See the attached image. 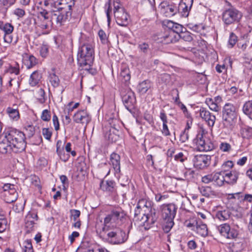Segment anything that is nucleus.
<instances>
[{"label": "nucleus", "instance_id": "4c0bfd02", "mask_svg": "<svg viewBox=\"0 0 252 252\" xmlns=\"http://www.w3.org/2000/svg\"><path fill=\"white\" fill-rule=\"evenodd\" d=\"M38 17L42 20L46 21L47 22L53 23L54 20H51V12L49 13L47 10L44 9L40 11L38 13Z\"/></svg>", "mask_w": 252, "mask_h": 252}, {"label": "nucleus", "instance_id": "5701e85b", "mask_svg": "<svg viewBox=\"0 0 252 252\" xmlns=\"http://www.w3.org/2000/svg\"><path fill=\"white\" fill-rule=\"evenodd\" d=\"M110 161L115 171V174H119L120 172V156L113 153L110 156Z\"/></svg>", "mask_w": 252, "mask_h": 252}, {"label": "nucleus", "instance_id": "5fc2aeb1", "mask_svg": "<svg viewBox=\"0 0 252 252\" xmlns=\"http://www.w3.org/2000/svg\"><path fill=\"white\" fill-rule=\"evenodd\" d=\"M138 47L140 52L145 54H147L150 50L149 45L146 42H142L139 44Z\"/></svg>", "mask_w": 252, "mask_h": 252}, {"label": "nucleus", "instance_id": "412c9836", "mask_svg": "<svg viewBox=\"0 0 252 252\" xmlns=\"http://www.w3.org/2000/svg\"><path fill=\"white\" fill-rule=\"evenodd\" d=\"M139 209L143 210L144 212L150 214L152 211L151 203L147 201L145 199H140L138 201L135 209V215H137V211Z\"/></svg>", "mask_w": 252, "mask_h": 252}, {"label": "nucleus", "instance_id": "69168bd1", "mask_svg": "<svg viewBox=\"0 0 252 252\" xmlns=\"http://www.w3.org/2000/svg\"><path fill=\"white\" fill-rule=\"evenodd\" d=\"M49 52V47L47 45H42L40 49V55L43 58H46Z\"/></svg>", "mask_w": 252, "mask_h": 252}, {"label": "nucleus", "instance_id": "a18cd8bd", "mask_svg": "<svg viewBox=\"0 0 252 252\" xmlns=\"http://www.w3.org/2000/svg\"><path fill=\"white\" fill-rule=\"evenodd\" d=\"M49 80L51 85L54 87H57L59 85L60 79L54 73L50 74L49 76Z\"/></svg>", "mask_w": 252, "mask_h": 252}, {"label": "nucleus", "instance_id": "37998d69", "mask_svg": "<svg viewBox=\"0 0 252 252\" xmlns=\"http://www.w3.org/2000/svg\"><path fill=\"white\" fill-rule=\"evenodd\" d=\"M233 162L231 160H227L224 162L221 165V170L220 172L224 174L226 173H228L227 172L233 167Z\"/></svg>", "mask_w": 252, "mask_h": 252}, {"label": "nucleus", "instance_id": "bb28decb", "mask_svg": "<svg viewBox=\"0 0 252 252\" xmlns=\"http://www.w3.org/2000/svg\"><path fill=\"white\" fill-rule=\"evenodd\" d=\"M201 194L207 197L212 196L216 195V192L214 191L211 187L209 186H202L198 188Z\"/></svg>", "mask_w": 252, "mask_h": 252}, {"label": "nucleus", "instance_id": "4be33fe9", "mask_svg": "<svg viewBox=\"0 0 252 252\" xmlns=\"http://www.w3.org/2000/svg\"><path fill=\"white\" fill-rule=\"evenodd\" d=\"M178 12L177 8L173 4H167L162 6L161 12L167 17H170L175 15Z\"/></svg>", "mask_w": 252, "mask_h": 252}, {"label": "nucleus", "instance_id": "13d9d810", "mask_svg": "<svg viewBox=\"0 0 252 252\" xmlns=\"http://www.w3.org/2000/svg\"><path fill=\"white\" fill-rule=\"evenodd\" d=\"M70 218L73 219L74 221L77 220H79V218L80 216L81 212L79 210L76 209H71L70 210Z\"/></svg>", "mask_w": 252, "mask_h": 252}, {"label": "nucleus", "instance_id": "f704fd0d", "mask_svg": "<svg viewBox=\"0 0 252 252\" xmlns=\"http://www.w3.org/2000/svg\"><path fill=\"white\" fill-rule=\"evenodd\" d=\"M192 6H188V5H184V4L179 3L177 8L178 12L180 13L183 17H187L189 14V11Z\"/></svg>", "mask_w": 252, "mask_h": 252}, {"label": "nucleus", "instance_id": "8fccbe9b", "mask_svg": "<svg viewBox=\"0 0 252 252\" xmlns=\"http://www.w3.org/2000/svg\"><path fill=\"white\" fill-rule=\"evenodd\" d=\"M237 42H238L237 36L234 33L231 32L229 35L228 46L232 48Z\"/></svg>", "mask_w": 252, "mask_h": 252}, {"label": "nucleus", "instance_id": "20e7f679", "mask_svg": "<svg viewBox=\"0 0 252 252\" xmlns=\"http://www.w3.org/2000/svg\"><path fill=\"white\" fill-rule=\"evenodd\" d=\"M102 233L103 239L113 245L121 244L125 242L127 239V235L126 232L116 227L106 230L102 229Z\"/></svg>", "mask_w": 252, "mask_h": 252}, {"label": "nucleus", "instance_id": "72a5a7b5", "mask_svg": "<svg viewBox=\"0 0 252 252\" xmlns=\"http://www.w3.org/2000/svg\"><path fill=\"white\" fill-rule=\"evenodd\" d=\"M243 112L252 120V100L246 101L243 107Z\"/></svg>", "mask_w": 252, "mask_h": 252}, {"label": "nucleus", "instance_id": "9b49d317", "mask_svg": "<svg viewBox=\"0 0 252 252\" xmlns=\"http://www.w3.org/2000/svg\"><path fill=\"white\" fill-rule=\"evenodd\" d=\"M2 136L6 139L7 142H24L26 137L25 134L15 128H10L7 132H3Z\"/></svg>", "mask_w": 252, "mask_h": 252}, {"label": "nucleus", "instance_id": "ddd939ff", "mask_svg": "<svg viewBox=\"0 0 252 252\" xmlns=\"http://www.w3.org/2000/svg\"><path fill=\"white\" fill-rule=\"evenodd\" d=\"M209 156L199 155L194 156L192 159L193 165L196 168L201 169L208 166L210 163Z\"/></svg>", "mask_w": 252, "mask_h": 252}, {"label": "nucleus", "instance_id": "f8f14e48", "mask_svg": "<svg viewBox=\"0 0 252 252\" xmlns=\"http://www.w3.org/2000/svg\"><path fill=\"white\" fill-rule=\"evenodd\" d=\"M122 101L125 106V107L129 111L134 108V105L136 102V98L134 93L130 90H127L125 93L122 94Z\"/></svg>", "mask_w": 252, "mask_h": 252}, {"label": "nucleus", "instance_id": "de8ad7c7", "mask_svg": "<svg viewBox=\"0 0 252 252\" xmlns=\"http://www.w3.org/2000/svg\"><path fill=\"white\" fill-rule=\"evenodd\" d=\"M179 36L186 41L190 42L193 40L192 34L188 31H183Z\"/></svg>", "mask_w": 252, "mask_h": 252}, {"label": "nucleus", "instance_id": "338daca9", "mask_svg": "<svg viewBox=\"0 0 252 252\" xmlns=\"http://www.w3.org/2000/svg\"><path fill=\"white\" fill-rule=\"evenodd\" d=\"M169 197L167 194H161V193H157L155 194V200L158 202H161L165 200Z\"/></svg>", "mask_w": 252, "mask_h": 252}, {"label": "nucleus", "instance_id": "c03bdc74", "mask_svg": "<svg viewBox=\"0 0 252 252\" xmlns=\"http://www.w3.org/2000/svg\"><path fill=\"white\" fill-rule=\"evenodd\" d=\"M241 136L244 141L252 140V131L247 129H243L241 131Z\"/></svg>", "mask_w": 252, "mask_h": 252}, {"label": "nucleus", "instance_id": "1a4fd4ad", "mask_svg": "<svg viewBox=\"0 0 252 252\" xmlns=\"http://www.w3.org/2000/svg\"><path fill=\"white\" fill-rule=\"evenodd\" d=\"M242 13L235 8H231L223 11L222 19L224 24L229 25L238 23L242 18Z\"/></svg>", "mask_w": 252, "mask_h": 252}, {"label": "nucleus", "instance_id": "7ed1b4c3", "mask_svg": "<svg viewBox=\"0 0 252 252\" xmlns=\"http://www.w3.org/2000/svg\"><path fill=\"white\" fill-rule=\"evenodd\" d=\"M54 9L51 11V20H54L57 25H64L71 19L72 8L68 6L61 5H50Z\"/></svg>", "mask_w": 252, "mask_h": 252}, {"label": "nucleus", "instance_id": "3c124183", "mask_svg": "<svg viewBox=\"0 0 252 252\" xmlns=\"http://www.w3.org/2000/svg\"><path fill=\"white\" fill-rule=\"evenodd\" d=\"M7 220L4 215L0 213V233L3 232L6 228Z\"/></svg>", "mask_w": 252, "mask_h": 252}, {"label": "nucleus", "instance_id": "cd10ccee", "mask_svg": "<svg viewBox=\"0 0 252 252\" xmlns=\"http://www.w3.org/2000/svg\"><path fill=\"white\" fill-rule=\"evenodd\" d=\"M159 117L160 120L163 122V127L162 130V132L165 135H168L169 134V131L167 125L168 123L167 118L166 115L163 110L161 111L160 112Z\"/></svg>", "mask_w": 252, "mask_h": 252}, {"label": "nucleus", "instance_id": "0eeeda50", "mask_svg": "<svg viewBox=\"0 0 252 252\" xmlns=\"http://www.w3.org/2000/svg\"><path fill=\"white\" fill-rule=\"evenodd\" d=\"M114 15L116 23L120 26L126 27L128 23L129 16L119 1L114 2Z\"/></svg>", "mask_w": 252, "mask_h": 252}, {"label": "nucleus", "instance_id": "49530a36", "mask_svg": "<svg viewBox=\"0 0 252 252\" xmlns=\"http://www.w3.org/2000/svg\"><path fill=\"white\" fill-rule=\"evenodd\" d=\"M174 36L173 32H170L168 34H165L163 36L162 42H164L165 44L173 43L175 41Z\"/></svg>", "mask_w": 252, "mask_h": 252}, {"label": "nucleus", "instance_id": "c9c22d12", "mask_svg": "<svg viewBox=\"0 0 252 252\" xmlns=\"http://www.w3.org/2000/svg\"><path fill=\"white\" fill-rule=\"evenodd\" d=\"M205 103L209 106V108L214 111L219 112L220 110V107L213 99L211 98H207L205 100Z\"/></svg>", "mask_w": 252, "mask_h": 252}, {"label": "nucleus", "instance_id": "e433bc0d", "mask_svg": "<svg viewBox=\"0 0 252 252\" xmlns=\"http://www.w3.org/2000/svg\"><path fill=\"white\" fill-rule=\"evenodd\" d=\"M11 151L14 153H18L25 150L27 143H15V144L11 143Z\"/></svg>", "mask_w": 252, "mask_h": 252}, {"label": "nucleus", "instance_id": "6e6d98bb", "mask_svg": "<svg viewBox=\"0 0 252 252\" xmlns=\"http://www.w3.org/2000/svg\"><path fill=\"white\" fill-rule=\"evenodd\" d=\"M171 24H173L172 28H173V31L172 32H176L177 33L179 34V35L183 32L184 30H186L185 28H183V27L179 24L177 23H173L171 22Z\"/></svg>", "mask_w": 252, "mask_h": 252}, {"label": "nucleus", "instance_id": "c756f323", "mask_svg": "<svg viewBox=\"0 0 252 252\" xmlns=\"http://www.w3.org/2000/svg\"><path fill=\"white\" fill-rule=\"evenodd\" d=\"M24 63L27 69H30L36 64L37 60L32 55L27 56L24 60Z\"/></svg>", "mask_w": 252, "mask_h": 252}, {"label": "nucleus", "instance_id": "e2e57ef3", "mask_svg": "<svg viewBox=\"0 0 252 252\" xmlns=\"http://www.w3.org/2000/svg\"><path fill=\"white\" fill-rule=\"evenodd\" d=\"M41 119L45 122H48L51 119L50 112L47 109L44 110L41 115Z\"/></svg>", "mask_w": 252, "mask_h": 252}, {"label": "nucleus", "instance_id": "052dcab7", "mask_svg": "<svg viewBox=\"0 0 252 252\" xmlns=\"http://www.w3.org/2000/svg\"><path fill=\"white\" fill-rule=\"evenodd\" d=\"M14 27L10 23H4L2 30L4 32L5 34L11 33L13 31Z\"/></svg>", "mask_w": 252, "mask_h": 252}, {"label": "nucleus", "instance_id": "680f3d73", "mask_svg": "<svg viewBox=\"0 0 252 252\" xmlns=\"http://www.w3.org/2000/svg\"><path fill=\"white\" fill-rule=\"evenodd\" d=\"M245 42L248 47H251L252 46V30L244 35Z\"/></svg>", "mask_w": 252, "mask_h": 252}, {"label": "nucleus", "instance_id": "393cba45", "mask_svg": "<svg viewBox=\"0 0 252 252\" xmlns=\"http://www.w3.org/2000/svg\"><path fill=\"white\" fill-rule=\"evenodd\" d=\"M119 79L122 82L127 84L130 79V74L129 69L126 67L122 68L119 76Z\"/></svg>", "mask_w": 252, "mask_h": 252}, {"label": "nucleus", "instance_id": "4468645a", "mask_svg": "<svg viewBox=\"0 0 252 252\" xmlns=\"http://www.w3.org/2000/svg\"><path fill=\"white\" fill-rule=\"evenodd\" d=\"M199 115L209 126L213 127L214 126L216 119V116L209 111L202 107L199 110Z\"/></svg>", "mask_w": 252, "mask_h": 252}, {"label": "nucleus", "instance_id": "9d476101", "mask_svg": "<svg viewBox=\"0 0 252 252\" xmlns=\"http://www.w3.org/2000/svg\"><path fill=\"white\" fill-rule=\"evenodd\" d=\"M217 230L221 236L228 239H236L239 234L238 231L231 228L228 223H224L217 226Z\"/></svg>", "mask_w": 252, "mask_h": 252}, {"label": "nucleus", "instance_id": "2eb2a0df", "mask_svg": "<svg viewBox=\"0 0 252 252\" xmlns=\"http://www.w3.org/2000/svg\"><path fill=\"white\" fill-rule=\"evenodd\" d=\"M137 215H135L134 213V219L136 220H139L141 221V224L145 225L146 224L153 223L154 220L153 217L151 214L149 213H142L140 212V209L137 211Z\"/></svg>", "mask_w": 252, "mask_h": 252}, {"label": "nucleus", "instance_id": "dca6fc26", "mask_svg": "<svg viewBox=\"0 0 252 252\" xmlns=\"http://www.w3.org/2000/svg\"><path fill=\"white\" fill-rule=\"evenodd\" d=\"M73 120L77 123L86 125L90 121L91 118L86 111L80 110L74 115Z\"/></svg>", "mask_w": 252, "mask_h": 252}, {"label": "nucleus", "instance_id": "39448f33", "mask_svg": "<svg viewBox=\"0 0 252 252\" xmlns=\"http://www.w3.org/2000/svg\"><path fill=\"white\" fill-rule=\"evenodd\" d=\"M126 213L121 208L113 209L110 214L108 215L104 219L103 230L108 228H112L123 222L126 218Z\"/></svg>", "mask_w": 252, "mask_h": 252}, {"label": "nucleus", "instance_id": "a878e982", "mask_svg": "<svg viewBox=\"0 0 252 252\" xmlns=\"http://www.w3.org/2000/svg\"><path fill=\"white\" fill-rule=\"evenodd\" d=\"M213 182L219 187L222 186L225 183V174H224L221 172L213 173Z\"/></svg>", "mask_w": 252, "mask_h": 252}, {"label": "nucleus", "instance_id": "473e14b6", "mask_svg": "<svg viewBox=\"0 0 252 252\" xmlns=\"http://www.w3.org/2000/svg\"><path fill=\"white\" fill-rule=\"evenodd\" d=\"M197 150L200 152H208L212 150L214 146L213 143H198Z\"/></svg>", "mask_w": 252, "mask_h": 252}, {"label": "nucleus", "instance_id": "f03ea898", "mask_svg": "<svg viewBox=\"0 0 252 252\" xmlns=\"http://www.w3.org/2000/svg\"><path fill=\"white\" fill-rule=\"evenodd\" d=\"M177 210V206L173 203L163 204L160 206L161 217L164 220L163 229L165 232H169L173 226Z\"/></svg>", "mask_w": 252, "mask_h": 252}, {"label": "nucleus", "instance_id": "a211bd4d", "mask_svg": "<svg viewBox=\"0 0 252 252\" xmlns=\"http://www.w3.org/2000/svg\"><path fill=\"white\" fill-rule=\"evenodd\" d=\"M231 212L230 209L225 208L218 210L215 215V219L219 221H223L228 220L231 217Z\"/></svg>", "mask_w": 252, "mask_h": 252}, {"label": "nucleus", "instance_id": "2f4dec72", "mask_svg": "<svg viewBox=\"0 0 252 252\" xmlns=\"http://www.w3.org/2000/svg\"><path fill=\"white\" fill-rule=\"evenodd\" d=\"M115 185V182L110 180L107 181L106 182H102L100 184V187L103 190L112 192L114 190Z\"/></svg>", "mask_w": 252, "mask_h": 252}, {"label": "nucleus", "instance_id": "f257e3e1", "mask_svg": "<svg viewBox=\"0 0 252 252\" xmlns=\"http://www.w3.org/2000/svg\"><path fill=\"white\" fill-rule=\"evenodd\" d=\"M94 58V52L92 45L88 43L80 45L77 53L78 63L82 69L92 75L96 73V69L92 67Z\"/></svg>", "mask_w": 252, "mask_h": 252}, {"label": "nucleus", "instance_id": "774afa93", "mask_svg": "<svg viewBox=\"0 0 252 252\" xmlns=\"http://www.w3.org/2000/svg\"><path fill=\"white\" fill-rule=\"evenodd\" d=\"M13 14L18 17V18H21L24 17L26 14V12L24 9L17 8L14 10Z\"/></svg>", "mask_w": 252, "mask_h": 252}, {"label": "nucleus", "instance_id": "6ab92c4d", "mask_svg": "<svg viewBox=\"0 0 252 252\" xmlns=\"http://www.w3.org/2000/svg\"><path fill=\"white\" fill-rule=\"evenodd\" d=\"M199 235L202 237H206L208 235V230L207 225L203 223L201 220L195 221V227L191 228Z\"/></svg>", "mask_w": 252, "mask_h": 252}, {"label": "nucleus", "instance_id": "bf43d9fd", "mask_svg": "<svg viewBox=\"0 0 252 252\" xmlns=\"http://www.w3.org/2000/svg\"><path fill=\"white\" fill-rule=\"evenodd\" d=\"M79 105V103L78 102H76L74 104L73 102H69L67 105L66 110H64L65 113H66V111H67L68 114L69 115L70 113L73 111L74 109L77 108Z\"/></svg>", "mask_w": 252, "mask_h": 252}, {"label": "nucleus", "instance_id": "b1692460", "mask_svg": "<svg viewBox=\"0 0 252 252\" xmlns=\"http://www.w3.org/2000/svg\"><path fill=\"white\" fill-rule=\"evenodd\" d=\"M6 113L12 121H17L20 119L19 112L16 105L12 107H8L6 109Z\"/></svg>", "mask_w": 252, "mask_h": 252}, {"label": "nucleus", "instance_id": "7c9ffc66", "mask_svg": "<svg viewBox=\"0 0 252 252\" xmlns=\"http://www.w3.org/2000/svg\"><path fill=\"white\" fill-rule=\"evenodd\" d=\"M151 85L150 81L148 80H145L138 84L137 89L139 93L141 94H144L148 91Z\"/></svg>", "mask_w": 252, "mask_h": 252}, {"label": "nucleus", "instance_id": "aec40b11", "mask_svg": "<svg viewBox=\"0 0 252 252\" xmlns=\"http://www.w3.org/2000/svg\"><path fill=\"white\" fill-rule=\"evenodd\" d=\"M240 175V173L235 170L225 173V183L229 185L235 184Z\"/></svg>", "mask_w": 252, "mask_h": 252}, {"label": "nucleus", "instance_id": "4d7b16f0", "mask_svg": "<svg viewBox=\"0 0 252 252\" xmlns=\"http://www.w3.org/2000/svg\"><path fill=\"white\" fill-rule=\"evenodd\" d=\"M23 252H34L31 241L27 240L24 242Z\"/></svg>", "mask_w": 252, "mask_h": 252}, {"label": "nucleus", "instance_id": "a19ab883", "mask_svg": "<svg viewBox=\"0 0 252 252\" xmlns=\"http://www.w3.org/2000/svg\"><path fill=\"white\" fill-rule=\"evenodd\" d=\"M11 143H0V152L2 154H6L11 151Z\"/></svg>", "mask_w": 252, "mask_h": 252}, {"label": "nucleus", "instance_id": "ea45409f", "mask_svg": "<svg viewBox=\"0 0 252 252\" xmlns=\"http://www.w3.org/2000/svg\"><path fill=\"white\" fill-rule=\"evenodd\" d=\"M188 29L196 32H200L204 29V26L202 24H196L194 23H189L187 25Z\"/></svg>", "mask_w": 252, "mask_h": 252}, {"label": "nucleus", "instance_id": "c85d7f7f", "mask_svg": "<svg viewBox=\"0 0 252 252\" xmlns=\"http://www.w3.org/2000/svg\"><path fill=\"white\" fill-rule=\"evenodd\" d=\"M41 78V75L38 71L33 72L29 79L30 85L32 87L36 86L38 84Z\"/></svg>", "mask_w": 252, "mask_h": 252}, {"label": "nucleus", "instance_id": "58836bf2", "mask_svg": "<svg viewBox=\"0 0 252 252\" xmlns=\"http://www.w3.org/2000/svg\"><path fill=\"white\" fill-rule=\"evenodd\" d=\"M59 144L60 143H57V153L60 156V158L63 161L65 162L68 159L69 155L64 153L63 148H61Z\"/></svg>", "mask_w": 252, "mask_h": 252}, {"label": "nucleus", "instance_id": "6e6552de", "mask_svg": "<svg viewBox=\"0 0 252 252\" xmlns=\"http://www.w3.org/2000/svg\"><path fill=\"white\" fill-rule=\"evenodd\" d=\"M1 198L7 203L15 201L18 198V193L13 184H5L2 187L0 193Z\"/></svg>", "mask_w": 252, "mask_h": 252}, {"label": "nucleus", "instance_id": "79ce46f5", "mask_svg": "<svg viewBox=\"0 0 252 252\" xmlns=\"http://www.w3.org/2000/svg\"><path fill=\"white\" fill-rule=\"evenodd\" d=\"M30 217H28L27 219H25V227L26 232L28 233H30L34 229L35 222L33 221H29Z\"/></svg>", "mask_w": 252, "mask_h": 252}, {"label": "nucleus", "instance_id": "603ef678", "mask_svg": "<svg viewBox=\"0 0 252 252\" xmlns=\"http://www.w3.org/2000/svg\"><path fill=\"white\" fill-rule=\"evenodd\" d=\"M28 217H30L29 221H33L35 222V221L37 220L38 216L36 211L34 210H32L29 211L28 214L26 215L25 219H27Z\"/></svg>", "mask_w": 252, "mask_h": 252}, {"label": "nucleus", "instance_id": "09e8293b", "mask_svg": "<svg viewBox=\"0 0 252 252\" xmlns=\"http://www.w3.org/2000/svg\"><path fill=\"white\" fill-rule=\"evenodd\" d=\"M104 8L105 10V12L106 14V16L107 18V22L108 25L110 23L111 17H110V13L112 11V8L111 6L110 0H108V2H106L104 5Z\"/></svg>", "mask_w": 252, "mask_h": 252}, {"label": "nucleus", "instance_id": "864d4df0", "mask_svg": "<svg viewBox=\"0 0 252 252\" xmlns=\"http://www.w3.org/2000/svg\"><path fill=\"white\" fill-rule=\"evenodd\" d=\"M5 73L17 75L19 74L20 69L19 67L9 66L4 71Z\"/></svg>", "mask_w": 252, "mask_h": 252}, {"label": "nucleus", "instance_id": "0e129e2a", "mask_svg": "<svg viewBox=\"0 0 252 252\" xmlns=\"http://www.w3.org/2000/svg\"><path fill=\"white\" fill-rule=\"evenodd\" d=\"M99 37L103 44H106L108 42V39L105 32L102 30L98 31Z\"/></svg>", "mask_w": 252, "mask_h": 252}, {"label": "nucleus", "instance_id": "f3484780", "mask_svg": "<svg viewBox=\"0 0 252 252\" xmlns=\"http://www.w3.org/2000/svg\"><path fill=\"white\" fill-rule=\"evenodd\" d=\"M75 0H44V4L46 6L61 5L63 6H68L71 8L75 5Z\"/></svg>", "mask_w": 252, "mask_h": 252}, {"label": "nucleus", "instance_id": "423d86ee", "mask_svg": "<svg viewBox=\"0 0 252 252\" xmlns=\"http://www.w3.org/2000/svg\"><path fill=\"white\" fill-rule=\"evenodd\" d=\"M237 109L233 104L226 103L223 108L222 120L223 125L227 127L232 126L236 120Z\"/></svg>", "mask_w": 252, "mask_h": 252}]
</instances>
